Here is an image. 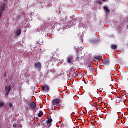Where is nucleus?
Returning a JSON list of instances; mask_svg holds the SVG:
<instances>
[{"label":"nucleus","mask_w":128,"mask_h":128,"mask_svg":"<svg viewBox=\"0 0 128 128\" xmlns=\"http://www.w3.org/2000/svg\"><path fill=\"white\" fill-rule=\"evenodd\" d=\"M62 100L59 99H54L52 100V106H54V108H60V106H62V104L60 105V104L62 103Z\"/></svg>","instance_id":"1"},{"label":"nucleus","mask_w":128,"mask_h":128,"mask_svg":"<svg viewBox=\"0 0 128 128\" xmlns=\"http://www.w3.org/2000/svg\"><path fill=\"white\" fill-rule=\"evenodd\" d=\"M67 64H74V56H69L66 58Z\"/></svg>","instance_id":"2"},{"label":"nucleus","mask_w":128,"mask_h":128,"mask_svg":"<svg viewBox=\"0 0 128 128\" xmlns=\"http://www.w3.org/2000/svg\"><path fill=\"white\" fill-rule=\"evenodd\" d=\"M52 122L53 120H52V117L48 116L47 120L46 121L48 126L49 128H50V126H52Z\"/></svg>","instance_id":"3"},{"label":"nucleus","mask_w":128,"mask_h":128,"mask_svg":"<svg viewBox=\"0 0 128 128\" xmlns=\"http://www.w3.org/2000/svg\"><path fill=\"white\" fill-rule=\"evenodd\" d=\"M34 68L35 70H42V63L37 62L35 64L34 66Z\"/></svg>","instance_id":"4"},{"label":"nucleus","mask_w":128,"mask_h":128,"mask_svg":"<svg viewBox=\"0 0 128 128\" xmlns=\"http://www.w3.org/2000/svg\"><path fill=\"white\" fill-rule=\"evenodd\" d=\"M102 98H98L96 99V110H98V109H100V107L98 106H100V104H102Z\"/></svg>","instance_id":"5"},{"label":"nucleus","mask_w":128,"mask_h":128,"mask_svg":"<svg viewBox=\"0 0 128 128\" xmlns=\"http://www.w3.org/2000/svg\"><path fill=\"white\" fill-rule=\"evenodd\" d=\"M30 108L31 110H36V103L32 102L30 105Z\"/></svg>","instance_id":"6"},{"label":"nucleus","mask_w":128,"mask_h":128,"mask_svg":"<svg viewBox=\"0 0 128 128\" xmlns=\"http://www.w3.org/2000/svg\"><path fill=\"white\" fill-rule=\"evenodd\" d=\"M42 90L44 92H49L50 91V86L48 85H44L42 88Z\"/></svg>","instance_id":"7"},{"label":"nucleus","mask_w":128,"mask_h":128,"mask_svg":"<svg viewBox=\"0 0 128 128\" xmlns=\"http://www.w3.org/2000/svg\"><path fill=\"white\" fill-rule=\"evenodd\" d=\"M104 10L106 12V14L107 16H108V14H110V9H108V6H104Z\"/></svg>","instance_id":"8"},{"label":"nucleus","mask_w":128,"mask_h":128,"mask_svg":"<svg viewBox=\"0 0 128 128\" xmlns=\"http://www.w3.org/2000/svg\"><path fill=\"white\" fill-rule=\"evenodd\" d=\"M5 90L6 92H10V90H12V87L10 86H6Z\"/></svg>","instance_id":"9"},{"label":"nucleus","mask_w":128,"mask_h":128,"mask_svg":"<svg viewBox=\"0 0 128 128\" xmlns=\"http://www.w3.org/2000/svg\"><path fill=\"white\" fill-rule=\"evenodd\" d=\"M16 36H18L20 34H22V30L19 29L16 31L15 32Z\"/></svg>","instance_id":"10"},{"label":"nucleus","mask_w":128,"mask_h":128,"mask_svg":"<svg viewBox=\"0 0 128 128\" xmlns=\"http://www.w3.org/2000/svg\"><path fill=\"white\" fill-rule=\"evenodd\" d=\"M112 50H118V45L113 44L111 46Z\"/></svg>","instance_id":"11"},{"label":"nucleus","mask_w":128,"mask_h":128,"mask_svg":"<svg viewBox=\"0 0 128 128\" xmlns=\"http://www.w3.org/2000/svg\"><path fill=\"white\" fill-rule=\"evenodd\" d=\"M4 10H6V4H4L3 5H2L0 8V12H4Z\"/></svg>","instance_id":"12"},{"label":"nucleus","mask_w":128,"mask_h":128,"mask_svg":"<svg viewBox=\"0 0 128 128\" xmlns=\"http://www.w3.org/2000/svg\"><path fill=\"white\" fill-rule=\"evenodd\" d=\"M103 64H104V66H106L108 64H110V60H108V59H106L103 60Z\"/></svg>","instance_id":"13"},{"label":"nucleus","mask_w":128,"mask_h":128,"mask_svg":"<svg viewBox=\"0 0 128 128\" xmlns=\"http://www.w3.org/2000/svg\"><path fill=\"white\" fill-rule=\"evenodd\" d=\"M90 42H92L94 44H96V39H92L90 40Z\"/></svg>","instance_id":"14"},{"label":"nucleus","mask_w":128,"mask_h":128,"mask_svg":"<svg viewBox=\"0 0 128 128\" xmlns=\"http://www.w3.org/2000/svg\"><path fill=\"white\" fill-rule=\"evenodd\" d=\"M44 116V112H40L39 114H38V118H42Z\"/></svg>","instance_id":"15"},{"label":"nucleus","mask_w":128,"mask_h":128,"mask_svg":"<svg viewBox=\"0 0 128 128\" xmlns=\"http://www.w3.org/2000/svg\"><path fill=\"white\" fill-rule=\"evenodd\" d=\"M92 64H89L87 66L88 70H90V72H92Z\"/></svg>","instance_id":"16"},{"label":"nucleus","mask_w":128,"mask_h":128,"mask_svg":"<svg viewBox=\"0 0 128 128\" xmlns=\"http://www.w3.org/2000/svg\"><path fill=\"white\" fill-rule=\"evenodd\" d=\"M96 60H102V56H98V57H96Z\"/></svg>","instance_id":"17"},{"label":"nucleus","mask_w":128,"mask_h":128,"mask_svg":"<svg viewBox=\"0 0 128 128\" xmlns=\"http://www.w3.org/2000/svg\"><path fill=\"white\" fill-rule=\"evenodd\" d=\"M120 100H122V98L120 97H118L116 99V102H120Z\"/></svg>","instance_id":"18"},{"label":"nucleus","mask_w":128,"mask_h":128,"mask_svg":"<svg viewBox=\"0 0 128 128\" xmlns=\"http://www.w3.org/2000/svg\"><path fill=\"white\" fill-rule=\"evenodd\" d=\"M4 106V102L0 101V108H2Z\"/></svg>","instance_id":"19"},{"label":"nucleus","mask_w":128,"mask_h":128,"mask_svg":"<svg viewBox=\"0 0 128 128\" xmlns=\"http://www.w3.org/2000/svg\"><path fill=\"white\" fill-rule=\"evenodd\" d=\"M8 105L9 106V108H12L13 106V105H12V104L10 102L8 104Z\"/></svg>","instance_id":"20"},{"label":"nucleus","mask_w":128,"mask_h":128,"mask_svg":"<svg viewBox=\"0 0 128 128\" xmlns=\"http://www.w3.org/2000/svg\"><path fill=\"white\" fill-rule=\"evenodd\" d=\"M4 12H2V11H0V20L2 18V14Z\"/></svg>","instance_id":"21"},{"label":"nucleus","mask_w":128,"mask_h":128,"mask_svg":"<svg viewBox=\"0 0 128 128\" xmlns=\"http://www.w3.org/2000/svg\"><path fill=\"white\" fill-rule=\"evenodd\" d=\"M10 94V92H6V96H8Z\"/></svg>","instance_id":"22"},{"label":"nucleus","mask_w":128,"mask_h":128,"mask_svg":"<svg viewBox=\"0 0 128 128\" xmlns=\"http://www.w3.org/2000/svg\"><path fill=\"white\" fill-rule=\"evenodd\" d=\"M4 78H6V72L4 74Z\"/></svg>","instance_id":"23"},{"label":"nucleus","mask_w":128,"mask_h":128,"mask_svg":"<svg viewBox=\"0 0 128 128\" xmlns=\"http://www.w3.org/2000/svg\"><path fill=\"white\" fill-rule=\"evenodd\" d=\"M94 106L95 108L96 106V102L94 103Z\"/></svg>","instance_id":"24"},{"label":"nucleus","mask_w":128,"mask_h":128,"mask_svg":"<svg viewBox=\"0 0 128 128\" xmlns=\"http://www.w3.org/2000/svg\"><path fill=\"white\" fill-rule=\"evenodd\" d=\"M98 3H99L100 4H102V2H98Z\"/></svg>","instance_id":"25"},{"label":"nucleus","mask_w":128,"mask_h":128,"mask_svg":"<svg viewBox=\"0 0 128 128\" xmlns=\"http://www.w3.org/2000/svg\"><path fill=\"white\" fill-rule=\"evenodd\" d=\"M74 74H76V76H78V75H76V72H74Z\"/></svg>","instance_id":"26"},{"label":"nucleus","mask_w":128,"mask_h":128,"mask_svg":"<svg viewBox=\"0 0 128 128\" xmlns=\"http://www.w3.org/2000/svg\"><path fill=\"white\" fill-rule=\"evenodd\" d=\"M93 124H94V125H95L94 127L96 128V123L93 122Z\"/></svg>","instance_id":"27"},{"label":"nucleus","mask_w":128,"mask_h":128,"mask_svg":"<svg viewBox=\"0 0 128 128\" xmlns=\"http://www.w3.org/2000/svg\"><path fill=\"white\" fill-rule=\"evenodd\" d=\"M4 0V2H6V0Z\"/></svg>","instance_id":"28"},{"label":"nucleus","mask_w":128,"mask_h":128,"mask_svg":"<svg viewBox=\"0 0 128 128\" xmlns=\"http://www.w3.org/2000/svg\"><path fill=\"white\" fill-rule=\"evenodd\" d=\"M14 128H16V127L15 126V125H14Z\"/></svg>","instance_id":"29"},{"label":"nucleus","mask_w":128,"mask_h":128,"mask_svg":"<svg viewBox=\"0 0 128 128\" xmlns=\"http://www.w3.org/2000/svg\"><path fill=\"white\" fill-rule=\"evenodd\" d=\"M100 117L98 118V120H100Z\"/></svg>","instance_id":"30"},{"label":"nucleus","mask_w":128,"mask_h":128,"mask_svg":"<svg viewBox=\"0 0 128 128\" xmlns=\"http://www.w3.org/2000/svg\"><path fill=\"white\" fill-rule=\"evenodd\" d=\"M100 117L98 118V120H100Z\"/></svg>","instance_id":"31"},{"label":"nucleus","mask_w":128,"mask_h":128,"mask_svg":"<svg viewBox=\"0 0 128 128\" xmlns=\"http://www.w3.org/2000/svg\"><path fill=\"white\" fill-rule=\"evenodd\" d=\"M100 117L98 118V120H100Z\"/></svg>","instance_id":"32"},{"label":"nucleus","mask_w":128,"mask_h":128,"mask_svg":"<svg viewBox=\"0 0 128 128\" xmlns=\"http://www.w3.org/2000/svg\"><path fill=\"white\" fill-rule=\"evenodd\" d=\"M94 58H95V60H96V57H95Z\"/></svg>","instance_id":"33"},{"label":"nucleus","mask_w":128,"mask_h":128,"mask_svg":"<svg viewBox=\"0 0 128 128\" xmlns=\"http://www.w3.org/2000/svg\"><path fill=\"white\" fill-rule=\"evenodd\" d=\"M103 2H106V0H102Z\"/></svg>","instance_id":"34"},{"label":"nucleus","mask_w":128,"mask_h":128,"mask_svg":"<svg viewBox=\"0 0 128 128\" xmlns=\"http://www.w3.org/2000/svg\"><path fill=\"white\" fill-rule=\"evenodd\" d=\"M127 29L128 30V25L127 26Z\"/></svg>","instance_id":"35"},{"label":"nucleus","mask_w":128,"mask_h":128,"mask_svg":"<svg viewBox=\"0 0 128 128\" xmlns=\"http://www.w3.org/2000/svg\"><path fill=\"white\" fill-rule=\"evenodd\" d=\"M98 96H100V94H98Z\"/></svg>","instance_id":"36"},{"label":"nucleus","mask_w":128,"mask_h":128,"mask_svg":"<svg viewBox=\"0 0 128 128\" xmlns=\"http://www.w3.org/2000/svg\"><path fill=\"white\" fill-rule=\"evenodd\" d=\"M110 78H112V76H110Z\"/></svg>","instance_id":"37"},{"label":"nucleus","mask_w":128,"mask_h":128,"mask_svg":"<svg viewBox=\"0 0 128 128\" xmlns=\"http://www.w3.org/2000/svg\"><path fill=\"white\" fill-rule=\"evenodd\" d=\"M100 112V111L98 112Z\"/></svg>","instance_id":"38"}]
</instances>
